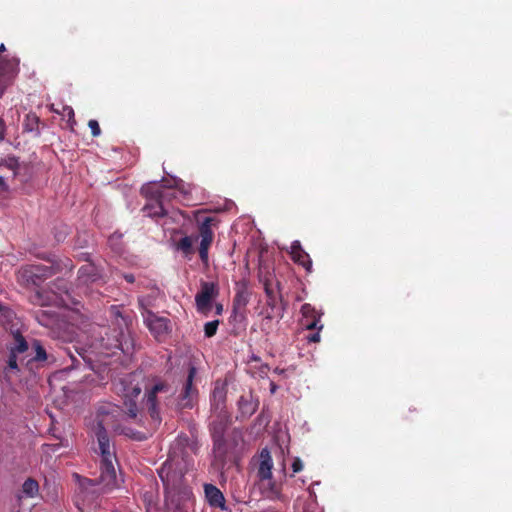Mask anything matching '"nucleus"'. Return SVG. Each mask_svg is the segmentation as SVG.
Returning a JSON list of instances; mask_svg holds the SVG:
<instances>
[{
    "mask_svg": "<svg viewBox=\"0 0 512 512\" xmlns=\"http://www.w3.org/2000/svg\"><path fill=\"white\" fill-rule=\"evenodd\" d=\"M124 279L128 282V283H134L135 281V277L133 274H125L124 275Z\"/></svg>",
    "mask_w": 512,
    "mask_h": 512,
    "instance_id": "40",
    "label": "nucleus"
},
{
    "mask_svg": "<svg viewBox=\"0 0 512 512\" xmlns=\"http://www.w3.org/2000/svg\"><path fill=\"white\" fill-rule=\"evenodd\" d=\"M269 369H270V368H269V366H268L267 364H263V365L261 366V368H260V372H261L262 374H267V372L269 371Z\"/></svg>",
    "mask_w": 512,
    "mask_h": 512,
    "instance_id": "41",
    "label": "nucleus"
},
{
    "mask_svg": "<svg viewBox=\"0 0 512 512\" xmlns=\"http://www.w3.org/2000/svg\"><path fill=\"white\" fill-rule=\"evenodd\" d=\"M122 388H121V391H122V397H128V398H134V399H138L140 394H141V387L136 384V385H131V384H126V382L123 380L120 382Z\"/></svg>",
    "mask_w": 512,
    "mask_h": 512,
    "instance_id": "29",
    "label": "nucleus"
},
{
    "mask_svg": "<svg viewBox=\"0 0 512 512\" xmlns=\"http://www.w3.org/2000/svg\"><path fill=\"white\" fill-rule=\"evenodd\" d=\"M109 317L116 328L110 335L108 328L100 327L97 333L98 337L95 339L96 342L92 343V347L112 352L118 349L124 354H132L134 351V342L130 335L126 333L128 330V319L123 316L121 308L116 305L110 307Z\"/></svg>",
    "mask_w": 512,
    "mask_h": 512,
    "instance_id": "2",
    "label": "nucleus"
},
{
    "mask_svg": "<svg viewBox=\"0 0 512 512\" xmlns=\"http://www.w3.org/2000/svg\"><path fill=\"white\" fill-rule=\"evenodd\" d=\"M212 406L215 410L224 411L226 392L223 387H215L211 396Z\"/></svg>",
    "mask_w": 512,
    "mask_h": 512,
    "instance_id": "23",
    "label": "nucleus"
},
{
    "mask_svg": "<svg viewBox=\"0 0 512 512\" xmlns=\"http://www.w3.org/2000/svg\"><path fill=\"white\" fill-rule=\"evenodd\" d=\"M303 325L308 330H321L323 325H319L321 314L309 303L301 307Z\"/></svg>",
    "mask_w": 512,
    "mask_h": 512,
    "instance_id": "12",
    "label": "nucleus"
},
{
    "mask_svg": "<svg viewBox=\"0 0 512 512\" xmlns=\"http://www.w3.org/2000/svg\"><path fill=\"white\" fill-rule=\"evenodd\" d=\"M144 322L149 331L158 341H162L170 333V320L165 317H159L150 310L143 313Z\"/></svg>",
    "mask_w": 512,
    "mask_h": 512,
    "instance_id": "9",
    "label": "nucleus"
},
{
    "mask_svg": "<svg viewBox=\"0 0 512 512\" xmlns=\"http://www.w3.org/2000/svg\"><path fill=\"white\" fill-rule=\"evenodd\" d=\"M291 259L298 265L302 266L306 272H312V260L309 254L302 248L300 241L295 240L291 244Z\"/></svg>",
    "mask_w": 512,
    "mask_h": 512,
    "instance_id": "11",
    "label": "nucleus"
},
{
    "mask_svg": "<svg viewBox=\"0 0 512 512\" xmlns=\"http://www.w3.org/2000/svg\"><path fill=\"white\" fill-rule=\"evenodd\" d=\"M249 298L250 294L246 288L239 289L233 299V310L237 311L238 309L245 308Z\"/></svg>",
    "mask_w": 512,
    "mask_h": 512,
    "instance_id": "28",
    "label": "nucleus"
},
{
    "mask_svg": "<svg viewBox=\"0 0 512 512\" xmlns=\"http://www.w3.org/2000/svg\"><path fill=\"white\" fill-rule=\"evenodd\" d=\"M32 349L35 355L25 362V367L29 370L33 369L35 363H43L48 359L47 352L39 340H33Z\"/></svg>",
    "mask_w": 512,
    "mask_h": 512,
    "instance_id": "20",
    "label": "nucleus"
},
{
    "mask_svg": "<svg viewBox=\"0 0 512 512\" xmlns=\"http://www.w3.org/2000/svg\"><path fill=\"white\" fill-rule=\"evenodd\" d=\"M204 492L208 503L213 507L224 509L225 498L223 493L213 484H205Z\"/></svg>",
    "mask_w": 512,
    "mask_h": 512,
    "instance_id": "18",
    "label": "nucleus"
},
{
    "mask_svg": "<svg viewBox=\"0 0 512 512\" xmlns=\"http://www.w3.org/2000/svg\"><path fill=\"white\" fill-rule=\"evenodd\" d=\"M96 439L98 449L101 456L100 460V482L108 487L113 488L116 485V470L114 463L116 454L114 446L111 445L107 430L101 422L97 424Z\"/></svg>",
    "mask_w": 512,
    "mask_h": 512,
    "instance_id": "3",
    "label": "nucleus"
},
{
    "mask_svg": "<svg viewBox=\"0 0 512 512\" xmlns=\"http://www.w3.org/2000/svg\"><path fill=\"white\" fill-rule=\"evenodd\" d=\"M57 113H60L63 117H67L68 118V122L73 125L76 123L75 121V114H74V110L71 106H63L62 108V111L61 112H58L56 111Z\"/></svg>",
    "mask_w": 512,
    "mask_h": 512,
    "instance_id": "33",
    "label": "nucleus"
},
{
    "mask_svg": "<svg viewBox=\"0 0 512 512\" xmlns=\"http://www.w3.org/2000/svg\"><path fill=\"white\" fill-rule=\"evenodd\" d=\"M138 399L123 397V406L125 408L126 415L134 420V422L140 426H146V420H143V416H139V408L137 404Z\"/></svg>",
    "mask_w": 512,
    "mask_h": 512,
    "instance_id": "16",
    "label": "nucleus"
},
{
    "mask_svg": "<svg viewBox=\"0 0 512 512\" xmlns=\"http://www.w3.org/2000/svg\"><path fill=\"white\" fill-rule=\"evenodd\" d=\"M31 301L35 305L44 306L47 304L46 300H44L42 294L37 291L33 296H31Z\"/></svg>",
    "mask_w": 512,
    "mask_h": 512,
    "instance_id": "35",
    "label": "nucleus"
},
{
    "mask_svg": "<svg viewBox=\"0 0 512 512\" xmlns=\"http://www.w3.org/2000/svg\"><path fill=\"white\" fill-rule=\"evenodd\" d=\"M223 311L222 304H216V314L220 315Z\"/></svg>",
    "mask_w": 512,
    "mask_h": 512,
    "instance_id": "43",
    "label": "nucleus"
},
{
    "mask_svg": "<svg viewBox=\"0 0 512 512\" xmlns=\"http://www.w3.org/2000/svg\"><path fill=\"white\" fill-rule=\"evenodd\" d=\"M19 61L16 59L7 61L6 63L0 62V98L2 97L6 87L10 85L13 78L18 73ZM6 126L4 120L0 117V140L5 137Z\"/></svg>",
    "mask_w": 512,
    "mask_h": 512,
    "instance_id": "8",
    "label": "nucleus"
},
{
    "mask_svg": "<svg viewBox=\"0 0 512 512\" xmlns=\"http://www.w3.org/2000/svg\"><path fill=\"white\" fill-rule=\"evenodd\" d=\"M60 265L51 260L50 266L35 265L33 266V275L39 279H46L60 272Z\"/></svg>",
    "mask_w": 512,
    "mask_h": 512,
    "instance_id": "22",
    "label": "nucleus"
},
{
    "mask_svg": "<svg viewBox=\"0 0 512 512\" xmlns=\"http://www.w3.org/2000/svg\"><path fill=\"white\" fill-rule=\"evenodd\" d=\"M198 398V391H187L181 389L178 397L176 398L175 409L177 411H183L186 409H192Z\"/></svg>",
    "mask_w": 512,
    "mask_h": 512,
    "instance_id": "15",
    "label": "nucleus"
},
{
    "mask_svg": "<svg viewBox=\"0 0 512 512\" xmlns=\"http://www.w3.org/2000/svg\"><path fill=\"white\" fill-rule=\"evenodd\" d=\"M93 137H98L101 134V129L97 120L91 119L88 122Z\"/></svg>",
    "mask_w": 512,
    "mask_h": 512,
    "instance_id": "34",
    "label": "nucleus"
},
{
    "mask_svg": "<svg viewBox=\"0 0 512 512\" xmlns=\"http://www.w3.org/2000/svg\"><path fill=\"white\" fill-rule=\"evenodd\" d=\"M195 240L196 239L193 236L185 235L175 242V249L181 252L185 258L190 260L195 253V248L193 246Z\"/></svg>",
    "mask_w": 512,
    "mask_h": 512,
    "instance_id": "21",
    "label": "nucleus"
},
{
    "mask_svg": "<svg viewBox=\"0 0 512 512\" xmlns=\"http://www.w3.org/2000/svg\"><path fill=\"white\" fill-rule=\"evenodd\" d=\"M48 316H49V313L47 311L40 310V311L36 312V319L38 320V322L40 324L45 325V326L48 325V322L45 320V318Z\"/></svg>",
    "mask_w": 512,
    "mask_h": 512,
    "instance_id": "36",
    "label": "nucleus"
},
{
    "mask_svg": "<svg viewBox=\"0 0 512 512\" xmlns=\"http://www.w3.org/2000/svg\"><path fill=\"white\" fill-rule=\"evenodd\" d=\"M273 461L270 452L263 449L260 453V464L258 467V477L261 480H268L272 478Z\"/></svg>",
    "mask_w": 512,
    "mask_h": 512,
    "instance_id": "17",
    "label": "nucleus"
},
{
    "mask_svg": "<svg viewBox=\"0 0 512 512\" xmlns=\"http://www.w3.org/2000/svg\"><path fill=\"white\" fill-rule=\"evenodd\" d=\"M219 295V287L216 282L202 281L200 291L195 295V303L198 312L207 315L212 308V301Z\"/></svg>",
    "mask_w": 512,
    "mask_h": 512,
    "instance_id": "7",
    "label": "nucleus"
},
{
    "mask_svg": "<svg viewBox=\"0 0 512 512\" xmlns=\"http://www.w3.org/2000/svg\"><path fill=\"white\" fill-rule=\"evenodd\" d=\"M13 338H14V345L9 347L8 349H10L18 354H23L28 351L29 344L20 331L14 332Z\"/></svg>",
    "mask_w": 512,
    "mask_h": 512,
    "instance_id": "25",
    "label": "nucleus"
},
{
    "mask_svg": "<svg viewBox=\"0 0 512 512\" xmlns=\"http://www.w3.org/2000/svg\"><path fill=\"white\" fill-rule=\"evenodd\" d=\"M218 326H219V320H213V321L207 322L204 325L205 336L207 338L213 337L217 332Z\"/></svg>",
    "mask_w": 512,
    "mask_h": 512,
    "instance_id": "31",
    "label": "nucleus"
},
{
    "mask_svg": "<svg viewBox=\"0 0 512 512\" xmlns=\"http://www.w3.org/2000/svg\"><path fill=\"white\" fill-rule=\"evenodd\" d=\"M158 475L166 488L175 487L182 478L172 469V464L168 461L164 462L158 469Z\"/></svg>",
    "mask_w": 512,
    "mask_h": 512,
    "instance_id": "14",
    "label": "nucleus"
},
{
    "mask_svg": "<svg viewBox=\"0 0 512 512\" xmlns=\"http://www.w3.org/2000/svg\"><path fill=\"white\" fill-rule=\"evenodd\" d=\"M270 386H271V392H272V393H275V391H276V389H277L276 384H275L274 382H271Z\"/></svg>",
    "mask_w": 512,
    "mask_h": 512,
    "instance_id": "44",
    "label": "nucleus"
},
{
    "mask_svg": "<svg viewBox=\"0 0 512 512\" xmlns=\"http://www.w3.org/2000/svg\"><path fill=\"white\" fill-rule=\"evenodd\" d=\"M240 433L234 430L227 437L217 438L212 440V454H213V466L218 469L224 468L228 458L234 453L238 446Z\"/></svg>",
    "mask_w": 512,
    "mask_h": 512,
    "instance_id": "6",
    "label": "nucleus"
},
{
    "mask_svg": "<svg viewBox=\"0 0 512 512\" xmlns=\"http://www.w3.org/2000/svg\"><path fill=\"white\" fill-rule=\"evenodd\" d=\"M195 221L198 230V235L195 239H200V245L198 247L199 257L201 262L207 265L209 261V249L214 241L213 228L218 225L219 220L215 216L206 215L202 211H197Z\"/></svg>",
    "mask_w": 512,
    "mask_h": 512,
    "instance_id": "4",
    "label": "nucleus"
},
{
    "mask_svg": "<svg viewBox=\"0 0 512 512\" xmlns=\"http://www.w3.org/2000/svg\"><path fill=\"white\" fill-rule=\"evenodd\" d=\"M197 374V370L194 366H190L188 369L187 377L183 383L182 389L187 391H198L194 386V379Z\"/></svg>",
    "mask_w": 512,
    "mask_h": 512,
    "instance_id": "30",
    "label": "nucleus"
},
{
    "mask_svg": "<svg viewBox=\"0 0 512 512\" xmlns=\"http://www.w3.org/2000/svg\"><path fill=\"white\" fill-rule=\"evenodd\" d=\"M121 433L137 441L146 439V436L142 432L134 431L131 428H124L121 430Z\"/></svg>",
    "mask_w": 512,
    "mask_h": 512,
    "instance_id": "32",
    "label": "nucleus"
},
{
    "mask_svg": "<svg viewBox=\"0 0 512 512\" xmlns=\"http://www.w3.org/2000/svg\"><path fill=\"white\" fill-rule=\"evenodd\" d=\"M40 118L35 113H29L25 116L23 127L26 132H34L37 136L40 135Z\"/></svg>",
    "mask_w": 512,
    "mask_h": 512,
    "instance_id": "24",
    "label": "nucleus"
},
{
    "mask_svg": "<svg viewBox=\"0 0 512 512\" xmlns=\"http://www.w3.org/2000/svg\"><path fill=\"white\" fill-rule=\"evenodd\" d=\"M273 372L278 375H283V374H285L286 369H281V368L276 367Z\"/></svg>",
    "mask_w": 512,
    "mask_h": 512,
    "instance_id": "42",
    "label": "nucleus"
},
{
    "mask_svg": "<svg viewBox=\"0 0 512 512\" xmlns=\"http://www.w3.org/2000/svg\"><path fill=\"white\" fill-rule=\"evenodd\" d=\"M175 393L176 389L173 385L160 377L152 378L145 385L142 403L148 415L146 418L148 430L155 431L160 426L162 413L173 403Z\"/></svg>",
    "mask_w": 512,
    "mask_h": 512,
    "instance_id": "1",
    "label": "nucleus"
},
{
    "mask_svg": "<svg viewBox=\"0 0 512 512\" xmlns=\"http://www.w3.org/2000/svg\"><path fill=\"white\" fill-rule=\"evenodd\" d=\"M101 278L100 269L92 262L82 265L78 271V279L82 284L94 283Z\"/></svg>",
    "mask_w": 512,
    "mask_h": 512,
    "instance_id": "13",
    "label": "nucleus"
},
{
    "mask_svg": "<svg viewBox=\"0 0 512 512\" xmlns=\"http://www.w3.org/2000/svg\"><path fill=\"white\" fill-rule=\"evenodd\" d=\"M303 469V462L299 457H295L292 463L293 473H298Z\"/></svg>",
    "mask_w": 512,
    "mask_h": 512,
    "instance_id": "37",
    "label": "nucleus"
},
{
    "mask_svg": "<svg viewBox=\"0 0 512 512\" xmlns=\"http://www.w3.org/2000/svg\"><path fill=\"white\" fill-rule=\"evenodd\" d=\"M141 194L147 199V203L142 208L146 216L151 218H160L166 216L163 201L165 198L164 187L156 182L146 184L141 188Z\"/></svg>",
    "mask_w": 512,
    "mask_h": 512,
    "instance_id": "5",
    "label": "nucleus"
},
{
    "mask_svg": "<svg viewBox=\"0 0 512 512\" xmlns=\"http://www.w3.org/2000/svg\"><path fill=\"white\" fill-rule=\"evenodd\" d=\"M261 281L263 282L264 291L267 296V305L271 308H276L278 302L282 301V296L280 294V283L277 281V291H275L269 278L265 277L264 280Z\"/></svg>",
    "mask_w": 512,
    "mask_h": 512,
    "instance_id": "19",
    "label": "nucleus"
},
{
    "mask_svg": "<svg viewBox=\"0 0 512 512\" xmlns=\"http://www.w3.org/2000/svg\"><path fill=\"white\" fill-rule=\"evenodd\" d=\"M230 423L231 420L226 411L218 412L209 425L212 440L225 437Z\"/></svg>",
    "mask_w": 512,
    "mask_h": 512,
    "instance_id": "10",
    "label": "nucleus"
},
{
    "mask_svg": "<svg viewBox=\"0 0 512 512\" xmlns=\"http://www.w3.org/2000/svg\"><path fill=\"white\" fill-rule=\"evenodd\" d=\"M251 361L259 362L260 358L258 356H256V355H252L251 356Z\"/></svg>",
    "mask_w": 512,
    "mask_h": 512,
    "instance_id": "45",
    "label": "nucleus"
},
{
    "mask_svg": "<svg viewBox=\"0 0 512 512\" xmlns=\"http://www.w3.org/2000/svg\"><path fill=\"white\" fill-rule=\"evenodd\" d=\"M88 486H95V485L92 480L84 479L83 482L81 483V487L87 488Z\"/></svg>",
    "mask_w": 512,
    "mask_h": 512,
    "instance_id": "39",
    "label": "nucleus"
},
{
    "mask_svg": "<svg viewBox=\"0 0 512 512\" xmlns=\"http://www.w3.org/2000/svg\"><path fill=\"white\" fill-rule=\"evenodd\" d=\"M6 50L5 45L3 43L0 44V53Z\"/></svg>",
    "mask_w": 512,
    "mask_h": 512,
    "instance_id": "46",
    "label": "nucleus"
},
{
    "mask_svg": "<svg viewBox=\"0 0 512 512\" xmlns=\"http://www.w3.org/2000/svg\"><path fill=\"white\" fill-rule=\"evenodd\" d=\"M22 493L27 498H34L39 493V484L33 478H27L22 485Z\"/></svg>",
    "mask_w": 512,
    "mask_h": 512,
    "instance_id": "27",
    "label": "nucleus"
},
{
    "mask_svg": "<svg viewBox=\"0 0 512 512\" xmlns=\"http://www.w3.org/2000/svg\"><path fill=\"white\" fill-rule=\"evenodd\" d=\"M319 331H320V330H318L316 333H314V334L310 335V336L308 337V340H309L310 342H314V343L319 342V341H320V334H319Z\"/></svg>",
    "mask_w": 512,
    "mask_h": 512,
    "instance_id": "38",
    "label": "nucleus"
},
{
    "mask_svg": "<svg viewBox=\"0 0 512 512\" xmlns=\"http://www.w3.org/2000/svg\"><path fill=\"white\" fill-rule=\"evenodd\" d=\"M9 350V355L7 359V366L4 368V377L8 378L9 373L19 374L20 373V367L18 364V353Z\"/></svg>",
    "mask_w": 512,
    "mask_h": 512,
    "instance_id": "26",
    "label": "nucleus"
}]
</instances>
